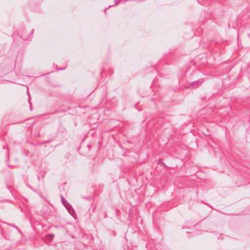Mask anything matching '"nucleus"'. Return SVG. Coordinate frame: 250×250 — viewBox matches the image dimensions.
<instances>
[{"mask_svg":"<svg viewBox=\"0 0 250 250\" xmlns=\"http://www.w3.org/2000/svg\"><path fill=\"white\" fill-rule=\"evenodd\" d=\"M62 203L63 205L66 207L67 208L68 206L69 205V203L67 202V201L62 197Z\"/></svg>","mask_w":250,"mask_h":250,"instance_id":"obj_1","label":"nucleus"},{"mask_svg":"<svg viewBox=\"0 0 250 250\" xmlns=\"http://www.w3.org/2000/svg\"><path fill=\"white\" fill-rule=\"evenodd\" d=\"M34 31V29H32V30H31V34H33Z\"/></svg>","mask_w":250,"mask_h":250,"instance_id":"obj_4","label":"nucleus"},{"mask_svg":"<svg viewBox=\"0 0 250 250\" xmlns=\"http://www.w3.org/2000/svg\"><path fill=\"white\" fill-rule=\"evenodd\" d=\"M11 225L12 226L14 227L15 228L18 229V228H17V227H16V226H15L14 225Z\"/></svg>","mask_w":250,"mask_h":250,"instance_id":"obj_6","label":"nucleus"},{"mask_svg":"<svg viewBox=\"0 0 250 250\" xmlns=\"http://www.w3.org/2000/svg\"><path fill=\"white\" fill-rule=\"evenodd\" d=\"M112 5H110V6H108V8H109L110 7H111Z\"/></svg>","mask_w":250,"mask_h":250,"instance_id":"obj_7","label":"nucleus"},{"mask_svg":"<svg viewBox=\"0 0 250 250\" xmlns=\"http://www.w3.org/2000/svg\"><path fill=\"white\" fill-rule=\"evenodd\" d=\"M107 8H105L104 9V13H106V10H107Z\"/></svg>","mask_w":250,"mask_h":250,"instance_id":"obj_5","label":"nucleus"},{"mask_svg":"<svg viewBox=\"0 0 250 250\" xmlns=\"http://www.w3.org/2000/svg\"><path fill=\"white\" fill-rule=\"evenodd\" d=\"M120 1V0H115V2L116 3L115 4H117L118 3H119Z\"/></svg>","mask_w":250,"mask_h":250,"instance_id":"obj_3","label":"nucleus"},{"mask_svg":"<svg viewBox=\"0 0 250 250\" xmlns=\"http://www.w3.org/2000/svg\"><path fill=\"white\" fill-rule=\"evenodd\" d=\"M201 83L199 81L194 82L191 83L192 86L195 87H197L199 84H201Z\"/></svg>","mask_w":250,"mask_h":250,"instance_id":"obj_2","label":"nucleus"}]
</instances>
